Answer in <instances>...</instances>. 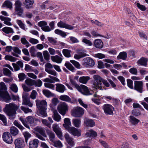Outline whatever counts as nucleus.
Returning <instances> with one entry per match:
<instances>
[{"label":"nucleus","instance_id":"19","mask_svg":"<svg viewBox=\"0 0 148 148\" xmlns=\"http://www.w3.org/2000/svg\"><path fill=\"white\" fill-rule=\"evenodd\" d=\"M84 125L86 127H92L95 126V124L93 120L86 118L84 119Z\"/></svg>","mask_w":148,"mask_h":148},{"label":"nucleus","instance_id":"12","mask_svg":"<svg viewBox=\"0 0 148 148\" xmlns=\"http://www.w3.org/2000/svg\"><path fill=\"white\" fill-rule=\"evenodd\" d=\"M2 138L3 141L8 144H11L13 142L12 136L8 132L4 133L3 134Z\"/></svg>","mask_w":148,"mask_h":148},{"label":"nucleus","instance_id":"49","mask_svg":"<svg viewBox=\"0 0 148 148\" xmlns=\"http://www.w3.org/2000/svg\"><path fill=\"white\" fill-rule=\"evenodd\" d=\"M54 143L53 146L58 148H60L63 146L60 140H58L55 141V140L54 142H53Z\"/></svg>","mask_w":148,"mask_h":148},{"label":"nucleus","instance_id":"60","mask_svg":"<svg viewBox=\"0 0 148 148\" xmlns=\"http://www.w3.org/2000/svg\"><path fill=\"white\" fill-rule=\"evenodd\" d=\"M10 89L15 92H17L18 91V88L17 86L15 84H12L10 85Z\"/></svg>","mask_w":148,"mask_h":148},{"label":"nucleus","instance_id":"40","mask_svg":"<svg viewBox=\"0 0 148 148\" xmlns=\"http://www.w3.org/2000/svg\"><path fill=\"white\" fill-rule=\"evenodd\" d=\"M42 92L43 94L47 97H53L55 95L54 94L51 93L50 91L47 89H44Z\"/></svg>","mask_w":148,"mask_h":148},{"label":"nucleus","instance_id":"61","mask_svg":"<svg viewBox=\"0 0 148 148\" xmlns=\"http://www.w3.org/2000/svg\"><path fill=\"white\" fill-rule=\"evenodd\" d=\"M42 82L40 79H38L36 80H34V85L36 86L41 87L42 85Z\"/></svg>","mask_w":148,"mask_h":148},{"label":"nucleus","instance_id":"55","mask_svg":"<svg viewBox=\"0 0 148 148\" xmlns=\"http://www.w3.org/2000/svg\"><path fill=\"white\" fill-rule=\"evenodd\" d=\"M58 137L61 140H62L63 139L62 133L61 131V129H60L59 130L56 131L54 132Z\"/></svg>","mask_w":148,"mask_h":148},{"label":"nucleus","instance_id":"35","mask_svg":"<svg viewBox=\"0 0 148 148\" xmlns=\"http://www.w3.org/2000/svg\"><path fill=\"white\" fill-rule=\"evenodd\" d=\"M10 132L12 136H16L18 134L19 131L16 127L12 126L10 128Z\"/></svg>","mask_w":148,"mask_h":148},{"label":"nucleus","instance_id":"14","mask_svg":"<svg viewBox=\"0 0 148 148\" xmlns=\"http://www.w3.org/2000/svg\"><path fill=\"white\" fill-rule=\"evenodd\" d=\"M86 51L82 49H79L77 50V53L75 54L74 58L76 59H79L82 58L87 56Z\"/></svg>","mask_w":148,"mask_h":148},{"label":"nucleus","instance_id":"52","mask_svg":"<svg viewBox=\"0 0 148 148\" xmlns=\"http://www.w3.org/2000/svg\"><path fill=\"white\" fill-rule=\"evenodd\" d=\"M3 73L4 75L8 77H10L12 74V73L10 70L6 68H3Z\"/></svg>","mask_w":148,"mask_h":148},{"label":"nucleus","instance_id":"10","mask_svg":"<svg viewBox=\"0 0 148 148\" xmlns=\"http://www.w3.org/2000/svg\"><path fill=\"white\" fill-rule=\"evenodd\" d=\"M68 132L74 136L79 137L81 136V130L74 127H71L68 130Z\"/></svg>","mask_w":148,"mask_h":148},{"label":"nucleus","instance_id":"7","mask_svg":"<svg viewBox=\"0 0 148 148\" xmlns=\"http://www.w3.org/2000/svg\"><path fill=\"white\" fill-rule=\"evenodd\" d=\"M19 119L21 121L24 125L29 129H30V127L28 123L31 124H33L34 122V118L31 116H27L25 119L23 116H21L19 117Z\"/></svg>","mask_w":148,"mask_h":148},{"label":"nucleus","instance_id":"37","mask_svg":"<svg viewBox=\"0 0 148 148\" xmlns=\"http://www.w3.org/2000/svg\"><path fill=\"white\" fill-rule=\"evenodd\" d=\"M129 121L133 125H136L140 122V121L132 116H130Z\"/></svg>","mask_w":148,"mask_h":148},{"label":"nucleus","instance_id":"31","mask_svg":"<svg viewBox=\"0 0 148 148\" xmlns=\"http://www.w3.org/2000/svg\"><path fill=\"white\" fill-rule=\"evenodd\" d=\"M47 134L49 136L50 140L53 142L55 140V134L54 133L50 130H47Z\"/></svg>","mask_w":148,"mask_h":148},{"label":"nucleus","instance_id":"21","mask_svg":"<svg viewBox=\"0 0 148 148\" xmlns=\"http://www.w3.org/2000/svg\"><path fill=\"white\" fill-rule=\"evenodd\" d=\"M64 138L66 139L67 143L70 146L74 147L75 145V143L73 138L70 137L68 134H66L64 135Z\"/></svg>","mask_w":148,"mask_h":148},{"label":"nucleus","instance_id":"44","mask_svg":"<svg viewBox=\"0 0 148 148\" xmlns=\"http://www.w3.org/2000/svg\"><path fill=\"white\" fill-rule=\"evenodd\" d=\"M69 79L71 84L76 89L78 88H79V85L77 84L75 81L74 80V79L72 77L70 76Z\"/></svg>","mask_w":148,"mask_h":148},{"label":"nucleus","instance_id":"9","mask_svg":"<svg viewBox=\"0 0 148 148\" xmlns=\"http://www.w3.org/2000/svg\"><path fill=\"white\" fill-rule=\"evenodd\" d=\"M103 108L106 114L109 115L113 114L114 108L111 105L107 103L105 104L103 106Z\"/></svg>","mask_w":148,"mask_h":148},{"label":"nucleus","instance_id":"57","mask_svg":"<svg viewBox=\"0 0 148 148\" xmlns=\"http://www.w3.org/2000/svg\"><path fill=\"white\" fill-rule=\"evenodd\" d=\"M0 120L5 125L7 124V119L5 116L3 115L0 114Z\"/></svg>","mask_w":148,"mask_h":148},{"label":"nucleus","instance_id":"41","mask_svg":"<svg viewBox=\"0 0 148 148\" xmlns=\"http://www.w3.org/2000/svg\"><path fill=\"white\" fill-rule=\"evenodd\" d=\"M2 30L5 33L7 34L14 32L12 28L7 27H3Z\"/></svg>","mask_w":148,"mask_h":148},{"label":"nucleus","instance_id":"64","mask_svg":"<svg viewBox=\"0 0 148 148\" xmlns=\"http://www.w3.org/2000/svg\"><path fill=\"white\" fill-rule=\"evenodd\" d=\"M37 95V93L36 91L34 90H33L30 95V97L33 99H36Z\"/></svg>","mask_w":148,"mask_h":148},{"label":"nucleus","instance_id":"15","mask_svg":"<svg viewBox=\"0 0 148 148\" xmlns=\"http://www.w3.org/2000/svg\"><path fill=\"white\" fill-rule=\"evenodd\" d=\"M134 84V89L140 93H142L143 88V82L141 81H135Z\"/></svg>","mask_w":148,"mask_h":148},{"label":"nucleus","instance_id":"1","mask_svg":"<svg viewBox=\"0 0 148 148\" xmlns=\"http://www.w3.org/2000/svg\"><path fill=\"white\" fill-rule=\"evenodd\" d=\"M19 106L13 103L6 104L3 109V111L10 117V119H13L16 113V111L21 112V111L18 110Z\"/></svg>","mask_w":148,"mask_h":148},{"label":"nucleus","instance_id":"48","mask_svg":"<svg viewBox=\"0 0 148 148\" xmlns=\"http://www.w3.org/2000/svg\"><path fill=\"white\" fill-rule=\"evenodd\" d=\"M25 82V83L28 86H32L34 85V80L29 78H27Z\"/></svg>","mask_w":148,"mask_h":148},{"label":"nucleus","instance_id":"50","mask_svg":"<svg viewBox=\"0 0 148 148\" xmlns=\"http://www.w3.org/2000/svg\"><path fill=\"white\" fill-rule=\"evenodd\" d=\"M4 58L5 60H9L12 62H14L16 60V58L10 55L5 56Z\"/></svg>","mask_w":148,"mask_h":148},{"label":"nucleus","instance_id":"18","mask_svg":"<svg viewBox=\"0 0 148 148\" xmlns=\"http://www.w3.org/2000/svg\"><path fill=\"white\" fill-rule=\"evenodd\" d=\"M36 105L39 110L46 108L47 106V103L44 100L40 101L38 100L36 101Z\"/></svg>","mask_w":148,"mask_h":148},{"label":"nucleus","instance_id":"47","mask_svg":"<svg viewBox=\"0 0 148 148\" xmlns=\"http://www.w3.org/2000/svg\"><path fill=\"white\" fill-rule=\"evenodd\" d=\"M23 134L25 137L26 142L27 143L28 139L32 136L31 134L27 131L23 132Z\"/></svg>","mask_w":148,"mask_h":148},{"label":"nucleus","instance_id":"17","mask_svg":"<svg viewBox=\"0 0 148 148\" xmlns=\"http://www.w3.org/2000/svg\"><path fill=\"white\" fill-rule=\"evenodd\" d=\"M28 95L26 94L23 96L22 105L28 106L30 107H32L33 105V103L31 102L29 99L27 97Z\"/></svg>","mask_w":148,"mask_h":148},{"label":"nucleus","instance_id":"53","mask_svg":"<svg viewBox=\"0 0 148 148\" xmlns=\"http://www.w3.org/2000/svg\"><path fill=\"white\" fill-rule=\"evenodd\" d=\"M82 42L88 46H91L92 45V43L91 41L85 38H82Z\"/></svg>","mask_w":148,"mask_h":148},{"label":"nucleus","instance_id":"25","mask_svg":"<svg viewBox=\"0 0 148 148\" xmlns=\"http://www.w3.org/2000/svg\"><path fill=\"white\" fill-rule=\"evenodd\" d=\"M56 90L60 93H63L66 90V88L65 86L60 84H56Z\"/></svg>","mask_w":148,"mask_h":148},{"label":"nucleus","instance_id":"30","mask_svg":"<svg viewBox=\"0 0 148 148\" xmlns=\"http://www.w3.org/2000/svg\"><path fill=\"white\" fill-rule=\"evenodd\" d=\"M51 58L53 62L59 64L61 63L63 60L62 57H60L57 55L51 56Z\"/></svg>","mask_w":148,"mask_h":148},{"label":"nucleus","instance_id":"20","mask_svg":"<svg viewBox=\"0 0 148 148\" xmlns=\"http://www.w3.org/2000/svg\"><path fill=\"white\" fill-rule=\"evenodd\" d=\"M57 26L60 28H64L70 30L73 29L74 28V27L69 25L62 21H60L58 22L57 23Z\"/></svg>","mask_w":148,"mask_h":148},{"label":"nucleus","instance_id":"33","mask_svg":"<svg viewBox=\"0 0 148 148\" xmlns=\"http://www.w3.org/2000/svg\"><path fill=\"white\" fill-rule=\"evenodd\" d=\"M34 3V0H25L24 4L27 8H31Z\"/></svg>","mask_w":148,"mask_h":148},{"label":"nucleus","instance_id":"45","mask_svg":"<svg viewBox=\"0 0 148 148\" xmlns=\"http://www.w3.org/2000/svg\"><path fill=\"white\" fill-rule=\"evenodd\" d=\"M65 66L71 71L73 72L75 71V68L69 62H66L65 64Z\"/></svg>","mask_w":148,"mask_h":148},{"label":"nucleus","instance_id":"34","mask_svg":"<svg viewBox=\"0 0 148 148\" xmlns=\"http://www.w3.org/2000/svg\"><path fill=\"white\" fill-rule=\"evenodd\" d=\"M53 118L54 120L57 122H59L61 119V117L58 114L56 110H54L53 112Z\"/></svg>","mask_w":148,"mask_h":148},{"label":"nucleus","instance_id":"39","mask_svg":"<svg viewBox=\"0 0 148 148\" xmlns=\"http://www.w3.org/2000/svg\"><path fill=\"white\" fill-rule=\"evenodd\" d=\"M90 79V77L88 76H82L80 77L79 80L80 82L85 84Z\"/></svg>","mask_w":148,"mask_h":148},{"label":"nucleus","instance_id":"38","mask_svg":"<svg viewBox=\"0 0 148 148\" xmlns=\"http://www.w3.org/2000/svg\"><path fill=\"white\" fill-rule=\"evenodd\" d=\"M2 6L4 7H6L10 9L12 8V3L9 0H7L4 2Z\"/></svg>","mask_w":148,"mask_h":148},{"label":"nucleus","instance_id":"51","mask_svg":"<svg viewBox=\"0 0 148 148\" xmlns=\"http://www.w3.org/2000/svg\"><path fill=\"white\" fill-rule=\"evenodd\" d=\"M20 108L21 109L25 114L31 113L32 112V110L31 109L23 106H21Z\"/></svg>","mask_w":148,"mask_h":148},{"label":"nucleus","instance_id":"56","mask_svg":"<svg viewBox=\"0 0 148 148\" xmlns=\"http://www.w3.org/2000/svg\"><path fill=\"white\" fill-rule=\"evenodd\" d=\"M51 3L50 1H45L44 3L43 4L41 5V8H42L49 9L51 5Z\"/></svg>","mask_w":148,"mask_h":148},{"label":"nucleus","instance_id":"5","mask_svg":"<svg viewBox=\"0 0 148 148\" xmlns=\"http://www.w3.org/2000/svg\"><path fill=\"white\" fill-rule=\"evenodd\" d=\"M84 113V109L79 106L74 107L71 112V115L73 116L77 117H82Z\"/></svg>","mask_w":148,"mask_h":148},{"label":"nucleus","instance_id":"3","mask_svg":"<svg viewBox=\"0 0 148 148\" xmlns=\"http://www.w3.org/2000/svg\"><path fill=\"white\" fill-rule=\"evenodd\" d=\"M11 99L5 85L3 82H1L0 83V100L8 103Z\"/></svg>","mask_w":148,"mask_h":148},{"label":"nucleus","instance_id":"43","mask_svg":"<svg viewBox=\"0 0 148 148\" xmlns=\"http://www.w3.org/2000/svg\"><path fill=\"white\" fill-rule=\"evenodd\" d=\"M12 50L14 53H12V54L13 56L18 57V54L16 53L20 54L21 52V51L19 49L16 47H13L12 48Z\"/></svg>","mask_w":148,"mask_h":148},{"label":"nucleus","instance_id":"16","mask_svg":"<svg viewBox=\"0 0 148 148\" xmlns=\"http://www.w3.org/2000/svg\"><path fill=\"white\" fill-rule=\"evenodd\" d=\"M16 147L23 148L25 146V143L23 139L18 138L16 139L14 141Z\"/></svg>","mask_w":148,"mask_h":148},{"label":"nucleus","instance_id":"36","mask_svg":"<svg viewBox=\"0 0 148 148\" xmlns=\"http://www.w3.org/2000/svg\"><path fill=\"white\" fill-rule=\"evenodd\" d=\"M60 99L61 100L68 102H71V98L68 96L66 95H62L60 96Z\"/></svg>","mask_w":148,"mask_h":148},{"label":"nucleus","instance_id":"29","mask_svg":"<svg viewBox=\"0 0 148 148\" xmlns=\"http://www.w3.org/2000/svg\"><path fill=\"white\" fill-rule=\"evenodd\" d=\"M64 123L63 124V126L68 131L71 125L70 119L68 118H65L64 119Z\"/></svg>","mask_w":148,"mask_h":148},{"label":"nucleus","instance_id":"8","mask_svg":"<svg viewBox=\"0 0 148 148\" xmlns=\"http://www.w3.org/2000/svg\"><path fill=\"white\" fill-rule=\"evenodd\" d=\"M95 62L93 59L90 57H87L83 59L82 65L86 68H90L93 66Z\"/></svg>","mask_w":148,"mask_h":148},{"label":"nucleus","instance_id":"4","mask_svg":"<svg viewBox=\"0 0 148 148\" xmlns=\"http://www.w3.org/2000/svg\"><path fill=\"white\" fill-rule=\"evenodd\" d=\"M34 130L35 132V134L37 138L41 140H46L45 138L47 137V135L42 127L37 126L34 128Z\"/></svg>","mask_w":148,"mask_h":148},{"label":"nucleus","instance_id":"11","mask_svg":"<svg viewBox=\"0 0 148 148\" xmlns=\"http://www.w3.org/2000/svg\"><path fill=\"white\" fill-rule=\"evenodd\" d=\"M79 87L78 88H77V89L82 94L86 95H88L92 94V92H90L88 87L86 86L81 85L80 86L79 85Z\"/></svg>","mask_w":148,"mask_h":148},{"label":"nucleus","instance_id":"46","mask_svg":"<svg viewBox=\"0 0 148 148\" xmlns=\"http://www.w3.org/2000/svg\"><path fill=\"white\" fill-rule=\"evenodd\" d=\"M70 50L67 49H64L62 50V53L64 56L66 57L69 58L71 56Z\"/></svg>","mask_w":148,"mask_h":148},{"label":"nucleus","instance_id":"6","mask_svg":"<svg viewBox=\"0 0 148 148\" xmlns=\"http://www.w3.org/2000/svg\"><path fill=\"white\" fill-rule=\"evenodd\" d=\"M14 5V11L19 16H23V11L21 7L22 3L21 1L19 0L16 1Z\"/></svg>","mask_w":148,"mask_h":148},{"label":"nucleus","instance_id":"26","mask_svg":"<svg viewBox=\"0 0 148 148\" xmlns=\"http://www.w3.org/2000/svg\"><path fill=\"white\" fill-rule=\"evenodd\" d=\"M0 19L2 21H4V24L8 26H12V24L10 22L11 19L8 17H5L2 16H0Z\"/></svg>","mask_w":148,"mask_h":148},{"label":"nucleus","instance_id":"22","mask_svg":"<svg viewBox=\"0 0 148 148\" xmlns=\"http://www.w3.org/2000/svg\"><path fill=\"white\" fill-rule=\"evenodd\" d=\"M147 58L142 57L137 61V64L139 66L146 67L147 65Z\"/></svg>","mask_w":148,"mask_h":148},{"label":"nucleus","instance_id":"28","mask_svg":"<svg viewBox=\"0 0 148 148\" xmlns=\"http://www.w3.org/2000/svg\"><path fill=\"white\" fill-rule=\"evenodd\" d=\"M85 136L86 137H92L94 138L97 136V134L95 131L91 129L88 130L86 133Z\"/></svg>","mask_w":148,"mask_h":148},{"label":"nucleus","instance_id":"63","mask_svg":"<svg viewBox=\"0 0 148 148\" xmlns=\"http://www.w3.org/2000/svg\"><path fill=\"white\" fill-rule=\"evenodd\" d=\"M46 71L49 74L51 75L55 76H57V72L54 70L50 69H46Z\"/></svg>","mask_w":148,"mask_h":148},{"label":"nucleus","instance_id":"62","mask_svg":"<svg viewBox=\"0 0 148 148\" xmlns=\"http://www.w3.org/2000/svg\"><path fill=\"white\" fill-rule=\"evenodd\" d=\"M44 59L47 61L49 59L50 55L47 51H44L43 52Z\"/></svg>","mask_w":148,"mask_h":148},{"label":"nucleus","instance_id":"42","mask_svg":"<svg viewBox=\"0 0 148 148\" xmlns=\"http://www.w3.org/2000/svg\"><path fill=\"white\" fill-rule=\"evenodd\" d=\"M54 32L55 34L60 35L63 37H65L67 35L65 32L58 29L55 30Z\"/></svg>","mask_w":148,"mask_h":148},{"label":"nucleus","instance_id":"54","mask_svg":"<svg viewBox=\"0 0 148 148\" xmlns=\"http://www.w3.org/2000/svg\"><path fill=\"white\" fill-rule=\"evenodd\" d=\"M127 57V53L124 52H121L117 58L118 59H121L123 60H125Z\"/></svg>","mask_w":148,"mask_h":148},{"label":"nucleus","instance_id":"59","mask_svg":"<svg viewBox=\"0 0 148 148\" xmlns=\"http://www.w3.org/2000/svg\"><path fill=\"white\" fill-rule=\"evenodd\" d=\"M16 22L21 28L23 29H25V25L20 20H17Z\"/></svg>","mask_w":148,"mask_h":148},{"label":"nucleus","instance_id":"23","mask_svg":"<svg viewBox=\"0 0 148 148\" xmlns=\"http://www.w3.org/2000/svg\"><path fill=\"white\" fill-rule=\"evenodd\" d=\"M39 143V141L37 139H34L29 142V148H37Z\"/></svg>","mask_w":148,"mask_h":148},{"label":"nucleus","instance_id":"13","mask_svg":"<svg viewBox=\"0 0 148 148\" xmlns=\"http://www.w3.org/2000/svg\"><path fill=\"white\" fill-rule=\"evenodd\" d=\"M58 110L61 114L62 115H65L66 112L68 110L67 104L64 102L61 103L58 106Z\"/></svg>","mask_w":148,"mask_h":148},{"label":"nucleus","instance_id":"24","mask_svg":"<svg viewBox=\"0 0 148 148\" xmlns=\"http://www.w3.org/2000/svg\"><path fill=\"white\" fill-rule=\"evenodd\" d=\"M12 65L15 71H17L20 70L21 68L23 67V64L22 61L19 60L16 63H13Z\"/></svg>","mask_w":148,"mask_h":148},{"label":"nucleus","instance_id":"32","mask_svg":"<svg viewBox=\"0 0 148 148\" xmlns=\"http://www.w3.org/2000/svg\"><path fill=\"white\" fill-rule=\"evenodd\" d=\"M73 125L76 127H79L81 125V121L80 119H75L73 120Z\"/></svg>","mask_w":148,"mask_h":148},{"label":"nucleus","instance_id":"58","mask_svg":"<svg viewBox=\"0 0 148 148\" xmlns=\"http://www.w3.org/2000/svg\"><path fill=\"white\" fill-rule=\"evenodd\" d=\"M44 85L45 87L52 90H54V85L51 83H47L44 84Z\"/></svg>","mask_w":148,"mask_h":148},{"label":"nucleus","instance_id":"2","mask_svg":"<svg viewBox=\"0 0 148 148\" xmlns=\"http://www.w3.org/2000/svg\"><path fill=\"white\" fill-rule=\"evenodd\" d=\"M94 81L92 84V87L96 89L100 90H103L104 88L103 84L106 87L110 86L109 83L100 76L95 75L93 76Z\"/></svg>","mask_w":148,"mask_h":148},{"label":"nucleus","instance_id":"27","mask_svg":"<svg viewBox=\"0 0 148 148\" xmlns=\"http://www.w3.org/2000/svg\"><path fill=\"white\" fill-rule=\"evenodd\" d=\"M94 44L96 48L98 49L102 48L103 45L102 41L101 39H96L95 40Z\"/></svg>","mask_w":148,"mask_h":148}]
</instances>
